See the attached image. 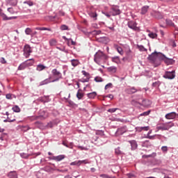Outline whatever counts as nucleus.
<instances>
[{
	"instance_id": "obj_1",
	"label": "nucleus",
	"mask_w": 178,
	"mask_h": 178,
	"mask_svg": "<svg viewBox=\"0 0 178 178\" xmlns=\"http://www.w3.org/2000/svg\"><path fill=\"white\" fill-rule=\"evenodd\" d=\"M107 58L106 54L99 50L94 56V60L97 65H101V63L105 62Z\"/></svg>"
},
{
	"instance_id": "obj_2",
	"label": "nucleus",
	"mask_w": 178,
	"mask_h": 178,
	"mask_svg": "<svg viewBox=\"0 0 178 178\" xmlns=\"http://www.w3.org/2000/svg\"><path fill=\"white\" fill-rule=\"evenodd\" d=\"M173 126H175V124L172 122L163 123L161 125H159L156 127V132L159 131V130H169V129H171V127H173Z\"/></svg>"
},
{
	"instance_id": "obj_3",
	"label": "nucleus",
	"mask_w": 178,
	"mask_h": 178,
	"mask_svg": "<svg viewBox=\"0 0 178 178\" xmlns=\"http://www.w3.org/2000/svg\"><path fill=\"white\" fill-rule=\"evenodd\" d=\"M132 105H136V104H138L139 105H142V106H145V108H148V106H151V101L148 99H143L142 101V104L140 102V101L133 100L131 102Z\"/></svg>"
},
{
	"instance_id": "obj_4",
	"label": "nucleus",
	"mask_w": 178,
	"mask_h": 178,
	"mask_svg": "<svg viewBox=\"0 0 178 178\" xmlns=\"http://www.w3.org/2000/svg\"><path fill=\"white\" fill-rule=\"evenodd\" d=\"M164 79H168V80H173L176 77V71H165L164 75L163 76Z\"/></svg>"
},
{
	"instance_id": "obj_5",
	"label": "nucleus",
	"mask_w": 178,
	"mask_h": 178,
	"mask_svg": "<svg viewBox=\"0 0 178 178\" xmlns=\"http://www.w3.org/2000/svg\"><path fill=\"white\" fill-rule=\"evenodd\" d=\"M51 73L56 79L54 80L51 81V83H55V81H59L60 79H62V73H60L59 71L56 70V69H54L51 71Z\"/></svg>"
},
{
	"instance_id": "obj_6",
	"label": "nucleus",
	"mask_w": 178,
	"mask_h": 178,
	"mask_svg": "<svg viewBox=\"0 0 178 178\" xmlns=\"http://www.w3.org/2000/svg\"><path fill=\"white\" fill-rule=\"evenodd\" d=\"M33 51L29 44H26L24 47V56L25 58H29Z\"/></svg>"
},
{
	"instance_id": "obj_7",
	"label": "nucleus",
	"mask_w": 178,
	"mask_h": 178,
	"mask_svg": "<svg viewBox=\"0 0 178 178\" xmlns=\"http://www.w3.org/2000/svg\"><path fill=\"white\" fill-rule=\"evenodd\" d=\"M127 127L124 126L118 128L115 132L116 136H122L124 134V133H127Z\"/></svg>"
},
{
	"instance_id": "obj_8",
	"label": "nucleus",
	"mask_w": 178,
	"mask_h": 178,
	"mask_svg": "<svg viewBox=\"0 0 178 178\" xmlns=\"http://www.w3.org/2000/svg\"><path fill=\"white\" fill-rule=\"evenodd\" d=\"M128 27L129 29H131L132 30H135V31H137L138 30V28L137 27V23L134 21H129L128 22Z\"/></svg>"
},
{
	"instance_id": "obj_9",
	"label": "nucleus",
	"mask_w": 178,
	"mask_h": 178,
	"mask_svg": "<svg viewBox=\"0 0 178 178\" xmlns=\"http://www.w3.org/2000/svg\"><path fill=\"white\" fill-rule=\"evenodd\" d=\"M177 116L178 115L175 112H171L170 113H167L165 118V119H168V120H172V119H176Z\"/></svg>"
},
{
	"instance_id": "obj_10",
	"label": "nucleus",
	"mask_w": 178,
	"mask_h": 178,
	"mask_svg": "<svg viewBox=\"0 0 178 178\" xmlns=\"http://www.w3.org/2000/svg\"><path fill=\"white\" fill-rule=\"evenodd\" d=\"M149 60H152V62H155L156 59H158V52L154 51L151 55L148 56Z\"/></svg>"
},
{
	"instance_id": "obj_11",
	"label": "nucleus",
	"mask_w": 178,
	"mask_h": 178,
	"mask_svg": "<svg viewBox=\"0 0 178 178\" xmlns=\"http://www.w3.org/2000/svg\"><path fill=\"white\" fill-rule=\"evenodd\" d=\"M53 161H56V162H60L63 159H65V155H58V156H54L51 157Z\"/></svg>"
},
{
	"instance_id": "obj_12",
	"label": "nucleus",
	"mask_w": 178,
	"mask_h": 178,
	"mask_svg": "<svg viewBox=\"0 0 178 178\" xmlns=\"http://www.w3.org/2000/svg\"><path fill=\"white\" fill-rule=\"evenodd\" d=\"M114 48L117 50V51L118 52V54H120V55H123L124 54V51H123V49L119 47V45L114 44Z\"/></svg>"
},
{
	"instance_id": "obj_13",
	"label": "nucleus",
	"mask_w": 178,
	"mask_h": 178,
	"mask_svg": "<svg viewBox=\"0 0 178 178\" xmlns=\"http://www.w3.org/2000/svg\"><path fill=\"white\" fill-rule=\"evenodd\" d=\"M164 62L166 63V65H173V63H175V60L165 57Z\"/></svg>"
},
{
	"instance_id": "obj_14",
	"label": "nucleus",
	"mask_w": 178,
	"mask_h": 178,
	"mask_svg": "<svg viewBox=\"0 0 178 178\" xmlns=\"http://www.w3.org/2000/svg\"><path fill=\"white\" fill-rule=\"evenodd\" d=\"M44 69H47V67L42 64L38 65L36 67V70H38V72H42Z\"/></svg>"
},
{
	"instance_id": "obj_15",
	"label": "nucleus",
	"mask_w": 178,
	"mask_h": 178,
	"mask_svg": "<svg viewBox=\"0 0 178 178\" xmlns=\"http://www.w3.org/2000/svg\"><path fill=\"white\" fill-rule=\"evenodd\" d=\"M8 177L9 178H17V173L16 171H11L8 173Z\"/></svg>"
},
{
	"instance_id": "obj_16",
	"label": "nucleus",
	"mask_w": 178,
	"mask_h": 178,
	"mask_svg": "<svg viewBox=\"0 0 178 178\" xmlns=\"http://www.w3.org/2000/svg\"><path fill=\"white\" fill-rule=\"evenodd\" d=\"M49 83H52V81H51V77L49 79H46L44 81H41L40 83V86H45V84H49Z\"/></svg>"
},
{
	"instance_id": "obj_17",
	"label": "nucleus",
	"mask_w": 178,
	"mask_h": 178,
	"mask_svg": "<svg viewBox=\"0 0 178 178\" xmlns=\"http://www.w3.org/2000/svg\"><path fill=\"white\" fill-rule=\"evenodd\" d=\"M148 9H149V6H145L141 8V15H145L148 12Z\"/></svg>"
},
{
	"instance_id": "obj_18",
	"label": "nucleus",
	"mask_w": 178,
	"mask_h": 178,
	"mask_svg": "<svg viewBox=\"0 0 178 178\" xmlns=\"http://www.w3.org/2000/svg\"><path fill=\"white\" fill-rule=\"evenodd\" d=\"M118 15H120V10L117 7L113 8V16H116Z\"/></svg>"
},
{
	"instance_id": "obj_19",
	"label": "nucleus",
	"mask_w": 178,
	"mask_h": 178,
	"mask_svg": "<svg viewBox=\"0 0 178 178\" xmlns=\"http://www.w3.org/2000/svg\"><path fill=\"white\" fill-rule=\"evenodd\" d=\"M165 58H166V56H165V54H163L161 52L158 53L157 59H159V60H163L164 61Z\"/></svg>"
},
{
	"instance_id": "obj_20",
	"label": "nucleus",
	"mask_w": 178,
	"mask_h": 178,
	"mask_svg": "<svg viewBox=\"0 0 178 178\" xmlns=\"http://www.w3.org/2000/svg\"><path fill=\"white\" fill-rule=\"evenodd\" d=\"M129 143L131 144V149H136L137 148L138 145L136 140H130Z\"/></svg>"
},
{
	"instance_id": "obj_21",
	"label": "nucleus",
	"mask_w": 178,
	"mask_h": 178,
	"mask_svg": "<svg viewBox=\"0 0 178 178\" xmlns=\"http://www.w3.org/2000/svg\"><path fill=\"white\" fill-rule=\"evenodd\" d=\"M126 92L127 94H134V92H137V89L134 88H128L126 90Z\"/></svg>"
},
{
	"instance_id": "obj_22",
	"label": "nucleus",
	"mask_w": 178,
	"mask_h": 178,
	"mask_svg": "<svg viewBox=\"0 0 178 178\" xmlns=\"http://www.w3.org/2000/svg\"><path fill=\"white\" fill-rule=\"evenodd\" d=\"M152 133V129H150L148 133H147V135L146 136V138H149V140H154L155 139V136L156 135H154V136H150V134Z\"/></svg>"
},
{
	"instance_id": "obj_23",
	"label": "nucleus",
	"mask_w": 178,
	"mask_h": 178,
	"mask_svg": "<svg viewBox=\"0 0 178 178\" xmlns=\"http://www.w3.org/2000/svg\"><path fill=\"white\" fill-rule=\"evenodd\" d=\"M83 97H84V93L79 90L76 93V98H78V99H83Z\"/></svg>"
},
{
	"instance_id": "obj_24",
	"label": "nucleus",
	"mask_w": 178,
	"mask_h": 178,
	"mask_svg": "<svg viewBox=\"0 0 178 178\" xmlns=\"http://www.w3.org/2000/svg\"><path fill=\"white\" fill-rule=\"evenodd\" d=\"M56 44H58V41L56 40V39L53 38L49 40L50 47H55V45H56Z\"/></svg>"
},
{
	"instance_id": "obj_25",
	"label": "nucleus",
	"mask_w": 178,
	"mask_h": 178,
	"mask_svg": "<svg viewBox=\"0 0 178 178\" xmlns=\"http://www.w3.org/2000/svg\"><path fill=\"white\" fill-rule=\"evenodd\" d=\"M87 97H88L90 99H92L95 97H97V92H92L90 93H88Z\"/></svg>"
},
{
	"instance_id": "obj_26",
	"label": "nucleus",
	"mask_w": 178,
	"mask_h": 178,
	"mask_svg": "<svg viewBox=\"0 0 178 178\" xmlns=\"http://www.w3.org/2000/svg\"><path fill=\"white\" fill-rule=\"evenodd\" d=\"M71 63H72V65L74 66V67H76V66H77L80 63V62L77 59L72 60Z\"/></svg>"
},
{
	"instance_id": "obj_27",
	"label": "nucleus",
	"mask_w": 178,
	"mask_h": 178,
	"mask_svg": "<svg viewBox=\"0 0 178 178\" xmlns=\"http://www.w3.org/2000/svg\"><path fill=\"white\" fill-rule=\"evenodd\" d=\"M125 52H126V54L127 55V56H130V55L131 54V49H130V47H129V46L125 47Z\"/></svg>"
},
{
	"instance_id": "obj_28",
	"label": "nucleus",
	"mask_w": 178,
	"mask_h": 178,
	"mask_svg": "<svg viewBox=\"0 0 178 178\" xmlns=\"http://www.w3.org/2000/svg\"><path fill=\"white\" fill-rule=\"evenodd\" d=\"M8 3L12 6H16L17 5V0H8Z\"/></svg>"
},
{
	"instance_id": "obj_29",
	"label": "nucleus",
	"mask_w": 178,
	"mask_h": 178,
	"mask_svg": "<svg viewBox=\"0 0 178 178\" xmlns=\"http://www.w3.org/2000/svg\"><path fill=\"white\" fill-rule=\"evenodd\" d=\"M137 48L141 52H145V51H147V49H145V47H144L143 45L137 44Z\"/></svg>"
},
{
	"instance_id": "obj_30",
	"label": "nucleus",
	"mask_w": 178,
	"mask_h": 178,
	"mask_svg": "<svg viewBox=\"0 0 178 178\" xmlns=\"http://www.w3.org/2000/svg\"><path fill=\"white\" fill-rule=\"evenodd\" d=\"M155 156H156V153L155 152H153L152 154L143 156V158H155Z\"/></svg>"
},
{
	"instance_id": "obj_31",
	"label": "nucleus",
	"mask_w": 178,
	"mask_h": 178,
	"mask_svg": "<svg viewBox=\"0 0 178 178\" xmlns=\"http://www.w3.org/2000/svg\"><path fill=\"white\" fill-rule=\"evenodd\" d=\"M167 26H171V27H175V24L170 19H166Z\"/></svg>"
},
{
	"instance_id": "obj_32",
	"label": "nucleus",
	"mask_w": 178,
	"mask_h": 178,
	"mask_svg": "<svg viewBox=\"0 0 178 178\" xmlns=\"http://www.w3.org/2000/svg\"><path fill=\"white\" fill-rule=\"evenodd\" d=\"M108 72H111L112 73H116V67L112 66L108 68Z\"/></svg>"
},
{
	"instance_id": "obj_33",
	"label": "nucleus",
	"mask_w": 178,
	"mask_h": 178,
	"mask_svg": "<svg viewBox=\"0 0 178 178\" xmlns=\"http://www.w3.org/2000/svg\"><path fill=\"white\" fill-rule=\"evenodd\" d=\"M157 34L155 33H152V32H150L149 34H148V36L150 38H156L157 37Z\"/></svg>"
},
{
	"instance_id": "obj_34",
	"label": "nucleus",
	"mask_w": 178,
	"mask_h": 178,
	"mask_svg": "<svg viewBox=\"0 0 178 178\" xmlns=\"http://www.w3.org/2000/svg\"><path fill=\"white\" fill-rule=\"evenodd\" d=\"M20 156L24 158V159H27V158H29V156H30V154H26V153H20Z\"/></svg>"
},
{
	"instance_id": "obj_35",
	"label": "nucleus",
	"mask_w": 178,
	"mask_h": 178,
	"mask_svg": "<svg viewBox=\"0 0 178 178\" xmlns=\"http://www.w3.org/2000/svg\"><path fill=\"white\" fill-rule=\"evenodd\" d=\"M24 69H26V63H24L21 64L18 67V70H24Z\"/></svg>"
},
{
	"instance_id": "obj_36",
	"label": "nucleus",
	"mask_w": 178,
	"mask_h": 178,
	"mask_svg": "<svg viewBox=\"0 0 178 178\" xmlns=\"http://www.w3.org/2000/svg\"><path fill=\"white\" fill-rule=\"evenodd\" d=\"M95 81H96V83H101L104 81V80L101 78V76H96L95 78Z\"/></svg>"
},
{
	"instance_id": "obj_37",
	"label": "nucleus",
	"mask_w": 178,
	"mask_h": 178,
	"mask_svg": "<svg viewBox=\"0 0 178 178\" xmlns=\"http://www.w3.org/2000/svg\"><path fill=\"white\" fill-rule=\"evenodd\" d=\"M13 112L19 113L20 112V108H19V106H15L14 107H13Z\"/></svg>"
},
{
	"instance_id": "obj_38",
	"label": "nucleus",
	"mask_w": 178,
	"mask_h": 178,
	"mask_svg": "<svg viewBox=\"0 0 178 178\" xmlns=\"http://www.w3.org/2000/svg\"><path fill=\"white\" fill-rule=\"evenodd\" d=\"M119 111L118 108H109L108 110V112H109L110 113H115V111Z\"/></svg>"
},
{
	"instance_id": "obj_39",
	"label": "nucleus",
	"mask_w": 178,
	"mask_h": 178,
	"mask_svg": "<svg viewBox=\"0 0 178 178\" xmlns=\"http://www.w3.org/2000/svg\"><path fill=\"white\" fill-rule=\"evenodd\" d=\"M168 146H163L161 147V151L162 152H163L164 154H166V152H168Z\"/></svg>"
},
{
	"instance_id": "obj_40",
	"label": "nucleus",
	"mask_w": 178,
	"mask_h": 178,
	"mask_svg": "<svg viewBox=\"0 0 178 178\" xmlns=\"http://www.w3.org/2000/svg\"><path fill=\"white\" fill-rule=\"evenodd\" d=\"M60 29L63 31H65V30H69V27H67V26H66L65 24L61 25Z\"/></svg>"
},
{
	"instance_id": "obj_41",
	"label": "nucleus",
	"mask_w": 178,
	"mask_h": 178,
	"mask_svg": "<svg viewBox=\"0 0 178 178\" xmlns=\"http://www.w3.org/2000/svg\"><path fill=\"white\" fill-rule=\"evenodd\" d=\"M1 17L3 18V20H10V18L3 13L1 14Z\"/></svg>"
},
{
	"instance_id": "obj_42",
	"label": "nucleus",
	"mask_w": 178,
	"mask_h": 178,
	"mask_svg": "<svg viewBox=\"0 0 178 178\" xmlns=\"http://www.w3.org/2000/svg\"><path fill=\"white\" fill-rule=\"evenodd\" d=\"M100 177H102V178H115V177H109V175H108L106 174L100 175Z\"/></svg>"
},
{
	"instance_id": "obj_43",
	"label": "nucleus",
	"mask_w": 178,
	"mask_h": 178,
	"mask_svg": "<svg viewBox=\"0 0 178 178\" xmlns=\"http://www.w3.org/2000/svg\"><path fill=\"white\" fill-rule=\"evenodd\" d=\"M149 113H151V111H145V112L141 113L140 115V116H148V115H149Z\"/></svg>"
},
{
	"instance_id": "obj_44",
	"label": "nucleus",
	"mask_w": 178,
	"mask_h": 178,
	"mask_svg": "<svg viewBox=\"0 0 178 178\" xmlns=\"http://www.w3.org/2000/svg\"><path fill=\"white\" fill-rule=\"evenodd\" d=\"M77 148H79V149H81V151H88V148L87 147H84L83 146H77Z\"/></svg>"
},
{
	"instance_id": "obj_45",
	"label": "nucleus",
	"mask_w": 178,
	"mask_h": 178,
	"mask_svg": "<svg viewBox=\"0 0 178 178\" xmlns=\"http://www.w3.org/2000/svg\"><path fill=\"white\" fill-rule=\"evenodd\" d=\"M25 33L26 34H27V35H30V34H31V29L26 28L25 30Z\"/></svg>"
},
{
	"instance_id": "obj_46",
	"label": "nucleus",
	"mask_w": 178,
	"mask_h": 178,
	"mask_svg": "<svg viewBox=\"0 0 178 178\" xmlns=\"http://www.w3.org/2000/svg\"><path fill=\"white\" fill-rule=\"evenodd\" d=\"M81 163H84V165H87L88 163H90V161L88 159L81 160Z\"/></svg>"
},
{
	"instance_id": "obj_47",
	"label": "nucleus",
	"mask_w": 178,
	"mask_h": 178,
	"mask_svg": "<svg viewBox=\"0 0 178 178\" xmlns=\"http://www.w3.org/2000/svg\"><path fill=\"white\" fill-rule=\"evenodd\" d=\"M159 86H161V82L159 81H156L152 83L153 87H159Z\"/></svg>"
},
{
	"instance_id": "obj_48",
	"label": "nucleus",
	"mask_w": 178,
	"mask_h": 178,
	"mask_svg": "<svg viewBox=\"0 0 178 178\" xmlns=\"http://www.w3.org/2000/svg\"><path fill=\"white\" fill-rule=\"evenodd\" d=\"M24 3L29 5V6H33L34 3L31 1H24Z\"/></svg>"
},
{
	"instance_id": "obj_49",
	"label": "nucleus",
	"mask_w": 178,
	"mask_h": 178,
	"mask_svg": "<svg viewBox=\"0 0 178 178\" xmlns=\"http://www.w3.org/2000/svg\"><path fill=\"white\" fill-rule=\"evenodd\" d=\"M6 98L7 99H13V95H11V94H7V95H6Z\"/></svg>"
},
{
	"instance_id": "obj_50",
	"label": "nucleus",
	"mask_w": 178,
	"mask_h": 178,
	"mask_svg": "<svg viewBox=\"0 0 178 178\" xmlns=\"http://www.w3.org/2000/svg\"><path fill=\"white\" fill-rule=\"evenodd\" d=\"M149 130V127H142V131H148Z\"/></svg>"
},
{
	"instance_id": "obj_51",
	"label": "nucleus",
	"mask_w": 178,
	"mask_h": 178,
	"mask_svg": "<svg viewBox=\"0 0 178 178\" xmlns=\"http://www.w3.org/2000/svg\"><path fill=\"white\" fill-rule=\"evenodd\" d=\"M136 130L138 133H141V131H143V127H136Z\"/></svg>"
},
{
	"instance_id": "obj_52",
	"label": "nucleus",
	"mask_w": 178,
	"mask_h": 178,
	"mask_svg": "<svg viewBox=\"0 0 178 178\" xmlns=\"http://www.w3.org/2000/svg\"><path fill=\"white\" fill-rule=\"evenodd\" d=\"M108 88H112V83H109L106 85L105 90H108Z\"/></svg>"
},
{
	"instance_id": "obj_53",
	"label": "nucleus",
	"mask_w": 178,
	"mask_h": 178,
	"mask_svg": "<svg viewBox=\"0 0 178 178\" xmlns=\"http://www.w3.org/2000/svg\"><path fill=\"white\" fill-rule=\"evenodd\" d=\"M8 12H9V13H11V15L15 14V10L12 8H8Z\"/></svg>"
},
{
	"instance_id": "obj_54",
	"label": "nucleus",
	"mask_w": 178,
	"mask_h": 178,
	"mask_svg": "<svg viewBox=\"0 0 178 178\" xmlns=\"http://www.w3.org/2000/svg\"><path fill=\"white\" fill-rule=\"evenodd\" d=\"M113 62H115V63H118L119 62V57H113L112 58Z\"/></svg>"
},
{
	"instance_id": "obj_55",
	"label": "nucleus",
	"mask_w": 178,
	"mask_h": 178,
	"mask_svg": "<svg viewBox=\"0 0 178 178\" xmlns=\"http://www.w3.org/2000/svg\"><path fill=\"white\" fill-rule=\"evenodd\" d=\"M0 62H1V63L5 64V63H6V60H5V58L1 57L0 58Z\"/></svg>"
},
{
	"instance_id": "obj_56",
	"label": "nucleus",
	"mask_w": 178,
	"mask_h": 178,
	"mask_svg": "<svg viewBox=\"0 0 178 178\" xmlns=\"http://www.w3.org/2000/svg\"><path fill=\"white\" fill-rule=\"evenodd\" d=\"M120 153H121V152H120V147H118L117 149H115V154L119 155Z\"/></svg>"
},
{
	"instance_id": "obj_57",
	"label": "nucleus",
	"mask_w": 178,
	"mask_h": 178,
	"mask_svg": "<svg viewBox=\"0 0 178 178\" xmlns=\"http://www.w3.org/2000/svg\"><path fill=\"white\" fill-rule=\"evenodd\" d=\"M77 161L70 163L71 166H76Z\"/></svg>"
},
{
	"instance_id": "obj_58",
	"label": "nucleus",
	"mask_w": 178,
	"mask_h": 178,
	"mask_svg": "<svg viewBox=\"0 0 178 178\" xmlns=\"http://www.w3.org/2000/svg\"><path fill=\"white\" fill-rule=\"evenodd\" d=\"M90 17H93V18H95L97 17V13H90Z\"/></svg>"
},
{
	"instance_id": "obj_59",
	"label": "nucleus",
	"mask_w": 178,
	"mask_h": 178,
	"mask_svg": "<svg viewBox=\"0 0 178 178\" xmlns=\"http://www.w3.org/2000/svg\"><path fill=\"white\" fill-rule=\"evenodd\" d=\"M35 30L44 31L45 30V27H37L35 28Z\"/></svg>"
},
{
	"instance_id": "obj_60",
	"label": "nucleus",
	"mask_w": 178,
	"mask_h": 178,
	"mask_svg": "<svg viewBox=\"0 0 178 178\" xmlns=\"http://www.w3.org/2000/svg\"><path fill=\"white\" fill-rule=\"evenodd\" d=\"M81 165V160L76 161V166H80Z\"/></svg>"
},
{
	"instance_id": "obj_61",
	"label": "nucleus",
	"mask_w": 178,
	"mask_h": 178,
	"mask_svg": "<svg viewBox=\"0 0 178 178\" xmlns=\"http://www.w3.org/2000/svg\"><path fill=\"white\" fill-rule=\"evenodd\" d=\"M70 41H71V45H76V42L73 41L71 38H70Z\"/></svg>"
},
{
	"instance_id": "obj_62",
	"label": "nucleus",
	"mask_w": 178,
	"mask_h": 178,
	"mask_svg": "<svg viewBox=\"0 0 178 178\" xmlns=\"http://www.w3.org/2000/svg\"><path fill=\"white\" fill-rule=\"evenodd\" d=\"M107 98H110V99H113V95H108L107 96H106Z\"/></svg>"
},
{
	"instance_id": "obj_63",
	"label": "nucleus",
	"mask_w": 178,
	"mask_h": 178,
	"mask_svg": "<svg viewBox=\"0 0 178 178\" xmlns=\"http://www.w3.org/2000/svg\"><path fill=\"white\" fill-rule=\"evenodd\" d=\"M93 33H95L97 35L101 34V31H94Z\"/></svg>"
},
{
	"instance_id": "obj_64",
	"label": "nucleus",
	"mask_w": 178,
	"mask_h": 178,
	"mask_svg": "<svg viewBox=\"0 0 178 178\" xmlns=\"http://www.w3.org/2000/svg\"><path fill=\"white\" fill-rule=\"evenodd\" d=\"M128 177L129 178H134V174H129Z\"/></svg>"
}]
</instances>
